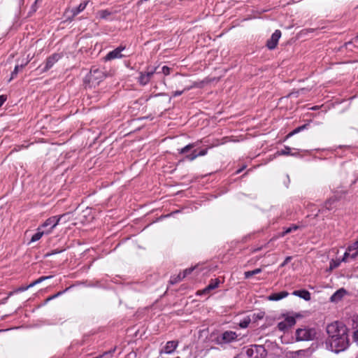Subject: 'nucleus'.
<instances>
[{
  "label": "nucleus",
  "mask_w": 358,
  "mask_h": 358,
  "mask_svg": "<svg viewBox=\"0 0 358 358\" xmlns=\"http://www.w3.org/2000/svg\"><path fill=\"white\" fill-rule=\"evenodd\" d=\"M285 322L288 324L289 327H292L296 323V320L292 316H287L285 319Z\"/></svg>",
  "instance_id": "29"
},
{
  "label": "nucleus",
  "mask_w": 358,
  "mask_h": 358,
  "mask_svg": "<svg viewBox=\"0 0 358 358\" xmlns=\"http://www.w3.org/2000/svg\"><path fill=\"white\" fill-rule=\"evenodd\" d=\"M244 169V167L243 169H238L237 171H236V173H239L242 171V170Z\"/></svg>",
  "instance_id": "46"
},
{
  "label": "nucleus",
  "mask_w": 358,
  "mask_h": 358,
  "mask_svg": "<svg viewBox=\"0 0 358 358\" xmlns=\"http://www.w3.org/2000/svg\"><path fill=\"white\" fill-rule=\"evenodd\" d=\"M345 293L346 292L344 289H340L331 296V301L335 302L341 300Z\"/></svg>",
  "instance_id": "17"
},
{
  "label": "nucleus",
  "mask_w": 358,
  "mask_h": 358,
  "mask_svg": "<svg viewBox=\"0 0 358 358\" xmlns=\"http://www.w3.org/2000/svg\"><path fill=\"white\" fill-rule=\"evenodd\" d=\"M158 67L149 66L145 72H141L138 77V82L141 85H147L155 73H159Z\"/></svg>",
  "instance_id": "4"
},
{
  "label": "nucleus",
  "mask_w": 358,
  "mask_h": 358,
  "mask_svg": "<svg viewBox=\"0 0 358 358\" xmlns=\"http://www.w3.org/2000/svg\"><path fill=\"white\" fill-rule=\"evenodd\" d=\"M171 69L166 66H164L162 68V73H164L165 76H168L170 74Z\"/></svg>",
  "instance_id": "34"
},
{
  "label": "nucleus",
  "mask_w": 358,
  "mask_h": 358,
  "mask_svg": "<svg viewBox=\"0 0 358 358\" xmlns=\"http://www.w3.org/2000/svg\"><path fill=\"white\" fill-rule=\"evenodd\" d=\"M178 345V342L176 341H168L166 343V345L164 347L163 349H162L159 352L160 355L162 354H171L175 351L176 348Z\"/></svg>",
  "instance_id": "11"
},
{
  "label": "nucleus",
  "mask_w": 358,
  "mask_h": 358,
  "mask_svg": "<svg viewBox=\"0 0 358 358\" xmlns=\"http://www.w3.org/2000/svg\"><path fill=\"white\" fill-rule=\"evenodd\" d=\"M288 292L286 291H283L278 293H274L268 296V299L270 301H278L280 300L287 296H288Z\"/></svg>",
  "instance_id": "14"
},
{
  "label": "nucleus",
  "mask_w": 358,
  "mask_h": 358,
  "mask_svg": "<svg viewBox=\"0 0 358 358\" xmlns=\"http://www.w3.org/2000/svg\"><path fill=\"white\" fill-rule=\"evenodd\" d=\"M182 274L180 273L178 276H177V278L178 279V280H181L182 279H183L184 278H182Z\"/></svg>",
  "instance_id": "44"
},
{
  "label": "nucleus",
  "mask_w": 358,
  "mask_h": 358,
  "mask_svg": "<svg viewBox=\"0 0 358 358\" xmlns=\"http://www.w3.org/2000/svg\"><path fill=\"white\" fill-rule=\"evenodd\" d=\"M80 216L85 217L86 221L89 220L88 217H90V219H92V217H91V208H87L83 210Z\"/></svg>",
  "instance_id": "26"
},
{
  "label": "nucleus",
  "mask_w": 358,
  "mask_h": 358,
  "mask_svg": "<svg viewBox=\"0 0 358 358\" xmlns=\"http://www.w3.org/2000/svg\"><path fill=\"white\" fill-rule=\"evenodd\" d=\"M326 330L329 337V343L332 351L338 353L348 347V329L345 324L334 322L328 324Z\"/></svg>",
  "instance_id": "1"
},
{
  "label": "nucleus",
  "mask_w": 358,
  "mask_h": 358,
  "mask_svg": "<svg viewBox=\"0 0 358 358\" xmlns=\"http://www.w3.org/2000/svg\"><path fill=\"white\" fill-rule=\"evenodd\" d=\"M311 355V351L309 349L299 350L297 351L288 352L287 357L288 358H306Z\"/></svg>",
  "instance_id": "8"
},
{
  "label": "nucleus",
  "mask_w": 358,
  "mask_h": 358,
  "mask_svg": "<svg viewBox=\"0 0 358 358\" xmlns=\"http://www.w3.org/2000/svg\"><path fill=\"white\" fill-rule=\"evenodd\" d=\"M207 154V149H203L201 150L199 152H197L196 150H194L190 155H187L185 156V159L188 161H193L199 156H204Z\"/></svg>",
  "instance_id": "13"
},
{
  "label": "nucleus",
  "mask_w": 358,
  "mask_h": 358,
  "mask_svg": "<svg viewBox=\"0 0 358 358\" xmlns=\"http://www.w3.org/2000/svg\"><path fill=\"white\" fill-rule=\"evenodd\" d=\"M278 327L279 329V330L280 331H285L287 330L289 327L288 326V324L285 322V320L280 322L278 323Z\"/></svg>",
  "instance_id": "31"
},
{
  "label": "nucleus",
  "mask_w": 358,
  "mask_h": 358,
  "mask_svg": "<svg viewBox=\"0 0 358 358\" xmlns=\"http://www.w3.org/2000/svg\"><path fill=\"white\" fill-rule=\"evenodd\" d=\"M49 278H50V276L42 277V278H39L38 280L34 281V282H31V284H29L27 287H24V290L27 289V288H29V287H30L31 286H33L34 284L38 283V282L42 281L43 280L48 279Z\"/></svg>",
  "instance_id": "33"
},
{
  "label": "nucleus",
  "mask_w": 358,
  "mask_h": 358,
  "mask_svg": "<svg viewBox=\"0 0 358 358\" xmlns=\"http://www.w3.org/2000/svg\"><path fill=\"white\" fill-rule=\"evenodd\" d=\"M177 358H179V357H177Z\"/></svg>",
  "instance_id": "54"
},
{
  "label": "nucleus",
  "mask_w": 358,
  "mask_h": 358,
  "mask_svg": "<svg viewBox=\"0 0 358 358\" xmlns=\"http://www.w3.org/2000/svg\"><path fill=\"white\" fill-rule=\"evenodd\" d=\"M55 253H57V251L52 252L51 253V255H52V254H55ZM49 255H50V254H47V256H49Z\"/></svg>",
  "instance_id": "47"
},
{
  "label": "nucleus",
  "mask_w": 358,
  "mask_h": 358,
  "mask_svg": "<svg viewBox=\"0 0 358 358\" xmlns=\"http://www.w3.org/2000/svg\"><path fill=\"white\" fill-rule=\"evenodd\" d=\"M349 257L351 258V255L349 252H345V254L343 255V259L341 261V262H346Z\"/></svg>",
  "instance_id": "38"
},
{
  "label": "nucleus",
  "mask_w": 358,
  "mask_h": 358,
  "mask_svg": "<svg viewBox=\"0 0 358 358\" xmlns=\"http://www.w3.org/2000/svg\"><path fill=\"white\" fill-rule=\"evenodd\" d=\"M68 288H66L65 290H63V292H65V291H67Z\"/></svg>",
  "instance_id": "49"
},
{
  "label": "nucleus",
  "mask_w": 358,
  "mask_h": 358,
  "mask_svg": "<svg viewBox=\"0 0 358 358\" xmlns=\"http://www.w3.org/2000/svg\"><path fill=\"white\" fill-rule=\"evenodd\" d=\"M194 269V267L185 269L182 273V278H185L187 275L190 274L193 271Z\"/></svg>",
  "instance_id": "35"
},
{
  "label": "nucleus",
  "mask_w": 358,
  "mask_h": 358,
  "mask_svg": "<svg viewBox=\"0 0 358 358\" xmlns=\"http://www.w3.org/2000/svg\"><path fill=\"white\" fill-rule=\"evenodd\" d=\"M41 229H38V232L36 233L31 238L30 243L38 241L43 235L45 233V231H41Z\"/></svg>",
  "instance_id": "23"
},
{
  "label": "nucleus",
  "mask_w": 358,
  "mask_h": 358,
  "mask_svg": "<svg viewBox=\"0 0 358 358\" xmlns=\"http://www.w3.org/2000/svg\"><path fill=\"white\" fill-rule=\"evenodd\" d=\"M179 282V280H178V279L177 278V277H176V278H175L174 279H173V280H171V282L172 284L176 283V282Z\"/></svg>",
  "instance_id": "43"
},
{
  "label": "nucleus",
  "mask_w": 358,
  "mask_h": 358,
  "mask_svg": "<svg viewBox=\"0 0 358 358\" xmlns=\"http://www.w3.org/2000/svg\"><path fill=\"white\" fill-rule=\"evenodd\" d=\"M184 90L182 91H176L173 92V96H178L181 95L183 93Z\"/></svg>",
  "instance_id": "41"
},
{
  "label": "nucleus",
  "mask_w": 358,
  "mask_h": 358,
  "mask_svg": "<svg viewBox=\"0 0 358 358\" xmlns=\"http://www.w3.org/2000/svg\"><path fill=\"white\" fill-rule=\"evenodd\" d=\"M293 294L303 298L306 301H309L310 299V294L306 290H296L293 292Z\"/></svg>",
  "instance_id": "16"
},
{
  "label": "nucleus",
  "mask_w": 358,
  "mask_h": 358,
  "mask_svg": "<svg viewBox=\"0 0 358 358\" xmlns=\"http://www.w3.org/2000/svg\"><path fill=\"white\" fill-rule=\"evenodd\" d=\"M38 0H36L34 3L31 6L30 11L29 13L28 16H31L32 13H35L37 10L36 4Z\"/></svg>",
  "instance_id": "32"
},
{
  "label": "nucleus",
  "mask_w": 358,
  "mask_h": 358,
  "mask_svg": "<svg viewBox=\"0 0 358 358\" xmlns=\"http://www.w3.org/2000/svg\"><path fill=\"white\" fill-rule=\"evenodd\" d=\"M22 68V64H17L14 68V70L11 73V77L8 81H10L12 79H13L18 73L20 69H21Z\"/></svg>",
  "instance_id": "24"
},
{
  "label": "nucleus",
  "mask_w": 358,
  "mask_h": 358,
  "mask_svg": "<svg viewBox=\"0 0 358 358\" xmlns=\"http://www.w3.org/2000/svg\"><path fill=\"white\" fill-rule=\"evenodd\" d=\"M292 259L291 257H287L285 259V261L281 264L280 266L283 267L285 266L288 262Z\"/></svg>",
  "instance_id": "39"
},
{
  "label": "nucleus",
  "mask_w": 358,
  "mask_h": 358,
  "mask_svg": "<svg viewBox=\"0 0 358 358\" xmlns=\"http://www.w3.org/2000/svg\"><path fill=\"white\" fill-rule=\"evenodd\" d=\"M296 341H310L317 337V331L314 328H299L295 333Z\"/></svg>",
  "instance_id": "2"
},
{
  "label": "nucleus",
  "mask_w": 358,
  "mask_h": 358,
  "mask_svg": "<svg viewBox=\"0 0 358 358\" xmlns=\"http://www.w3.org/2000/svg\"><path fill=\"white\" fill-rule=\"evenodd\" d=\"M124 48H125V47L119 46L118 48H115V50L109 52L105 57V60L109 61V60L122 57L123 55H122V52L123 50H124Z\"/></svg>",
  "instance_id": "10"
},
{
  "label": "nucleus",
  "mask_w": 358,
  "mask_h": 358,
  "mask_svg": "<svg viewBox=\"0 0 358 358\" xmlns=\"http://www.w3.org/2000/svg\"><path fill=\"white\" fill-rule=\"evenodd\" d=\"M110 14L111 13L108 10H101L98 12V15L101 19L107 18L109 15H110Z\"/></svg>",
  "instance_id": "28"
},
{
  "label": "nucleus",
  "mask_w": 358,
  "mask_h": 358,
  "mask_svg": "<svg viewBox=\"0 0 358 358\" xmlns=\"http://www.w3.org/2000/svg\"><path fill=\"white\" fill-rule=\"evenodd\" d=\"M341 260H334L332 259L330 262V265H329V268L327 269V271H331L332 270H334V268H337L340 264H341Z\"/></svg>",
  "instance_id": "27"
},
{
  "label": "nucleus",
  "mask_w": 358,
  "mask_h": 358,
  "mask_svg": "<svg viewBox=\"0 0 358 358\" xmlns=\"http://www.w3.org/2000/svg\"><path fill=\"white\" fill-rule=\"evenodd\" d=\"M86 6H87V3L84 2V3H80V5L78 6H77L76 8H73L71 10V12L72 13L73 17H75L78 13H80V12L84 10L85 8H86Z\"/></svg>",
  "instance_id": "19"
},
{
  "label": "nucleus",
  "mask_w": 358,
  "mask_h": 358,
  "mask_svg": "<svg viewBox=\"0 0 358 358\" xmlns=\"http://www.w3.org/2000/svg\"><path fill=\"white\" fill-rule=\"evenodd\" d=\"M237 338L236 332L226 331L217 338V342L220 344L229 343L235 341Z\"/></svg>",
  "instance_id": "6"
},
{
  "label": "nucleus",
  "mask_w": 358,
  "mask_h": 358,
  "mask_svg": "<svg viewBox=\"0 0 358 358\" xmlns=\"http://www.w3.org/2000/svg\"><path fill=\"white\" fill-rule=\"evenodd\" d=\"M349 251H353L355 250V252L352 254H351V258L355 259L357 257H358V241L355 242L352 245H350L348 248Z\"/></svg>",
  "instance_id": "20"
},
{
  "label": "nucleus",
  "mask_w": 358,
  "mask_h": 358,
  "mask_svg": "<svg viewBox=\"0 0 358 358\" xmlns=\"http://www.w3.org/2000/svg\"><path fill=\"white\" fill-rule=\"evenodd\" d=\"M62 293V292H58L57 294H56L53 295L52 296L50 297V298L48 299V300L55 298L56 296H57L60 295Z\"/></svg>",
  "instance_id": "42"
},
{
  "label": "nucleus",
  "mask_w": 358,
  "mask_h": 358,
  "mask_svg": "<svg viewBox=\"0 0 358 358\" xmlns=\"http://www.w3.org/2000/svg\"><path fill=\"white\" fill-rule=\"evenodd\" d=\"M6 99H7V97L6 95H0V108L5 103Z\"/></svg>",
  "instance_id": "36"
},
{
  "label": "nucleus",
  "mask_w": 358,
  "mask_h": 358,
  "mask_svg": "<svg viewBox=\"0 0 358 358\" xmlns=\"http://www.w3.org/2000/svg\"><path fill=\"white\" fill-rule=\"evenodd\" d=\"M220 284V280L217 278L213 279L210 281L209 285L203 290V292L206 293L207 292H209L210 290H213L218 287V285Z\"/></svg>",
  "instance_id": "18"
},
{
  "label": "nucleus",
  "mask_w": 358,
  "mask_h": 358,
  "mask_svg": "<svg viewBox=\"0 0 358 358\" xmlns=\"http://www.w3.org/2000/svg\"><path fill=\"white\" fill-rule=\"evenodd\" d=\"M148 1V0H139V1H138V4H141V3H143V2H145V1Z\"/></svg>",
  "instance_id": "45"
},
{
  "label": "nucleus",
  "mask_w": 358,
  "mask_h": 358,
  "mask_svg": "<svg viewBox=\"0 0 358 358\" xmlns=\"http://www.w3.org/2000/svg\"><path fill=\"white\" fill-rule=\"evenodd\" d=\"M177 358H179V357H177Z\"/></svg>",
  "instance_id": "52"
},
{
  "label": "nucleus",
  "mask_w": 358,
  "mask_h": 358,
  "mask_svg": "<svg viewBox=\"0 0 358 358\" xmlns=\"http://www.w3.org/2000/svg\"><path fill=\"white\" fill-rule=\"evenodd\" d=\"M306 127H307V124H303L302 126L296 127L295 129H294L292 131H291L286 136V138H288L292 136L293 135L298 134L299 132L303 130Z\"/></svg>",
  "instance_id": "22"
},
{
  "label": "nucleus",
  "mask_w": 358,
  "mask_h": 358,
  "mask_svg": "<svg viewBox=\"0 0 358 358\" xmlns=\"http://www.w3.org/2000/svg\"><path fill=\"white\" fill-rule=\"evenodd\" d=\"M261 271H262L261 268H256V269H255L253 271H246L244 273L245 278H250L251 276H252L254 275H256V274H258V273H261Z\"/></svg>",
  "instance_id": "25"
},
{
  "label": "nucleus",
  "mask_w": 358,
  "mask_h": 358,
  "mask_svg": "<svg viewBox=\"0 0 358 358\" xmlns=\"http://www.w3.org/2000/svg\"><path fill=\"white\" fill-rule=\"evenodd\" d=\"M195 146H196L195 143L188 144L186 146H185L184 148L178 150V153L180 155H184V154L187 153L188 151H189L191 149L194 148Z\"/></svg>",
  "instance_id": "21"
},
{
  "label": "nucleus",
  "mask_w": 358,
  "mask_h": 358,
  "mask_svg": "<svg viewBox=\"0 0 358 358\" xmlns=\"http://www.w3.org/2000/svg\"><path fill=\"white\" fill-rule=\"evenodd\" d=\"M177 358H179V357H177Z\"/></svg>",
  "instance_id": "53"
},
{
  "label": "nucleus",
  "mask_w": 358,
  "mask_h": 358,
  "mask_svg": "<svg viewBox=\"0 0 358 358\" xmlns=\"http://www.w3.org/2000/svg\"><path fill=\"white\" fill-rule=\"evenodd\" d=\"M68 288H66L65 290H63V292H65V291H67Z\"/></svg>",
  "instance_id": "50"
},
{
  "label": "nucleus",
  "mask_w": 358,
  "mask_h": 358,
  "mask_svg": "<svg viewBox=\"0 0 358 358\" xmlns=\"http://www.w3.org/2000/svg\"><path fill=\"white\" fill-rule=\"evenodd\" d=\"M299 229V226L297 225H292V227H288L287 229H286L282 233V236H285L286 234L292 232V231H295L296 229Z\"/></svg>",
  "instance_id": "30"
},
{
  "label": "nucleus",
  "mask_w": 358,
  "mask_h": 358,
  "mask_svg": "<svg viewBox=\"0 0 358 358\" xmlns=\"http://www.w3.org/2000/svg\"><path fill=\"white\" fill-rule=\"evenodd\" d=\"M249 358H266L267 351L263 345H253L246 350Z\"/></svg>",
  "instance_id": "3"
},
{
  "label": "nucleus",
  "mask_w": 358,
  "mask_h": 358,
  "mask_svg": "<svg viewBox=\"0 0 358 358\" xmlns=\"http://www.w3.org/2000/svg\"><path fill=\"white\" fill-rule=\"evenodd\" d=\"M105 77L104 73L99 69H91L89 75L87 77L88 82L92 86L98 85Z\"/></svg>",
  "instance_id": "5"
},
{
  "label": "nucleus",
  "mask_w": 358,
  "mask_h": 358,
  "mask_svg": "<svg viewBox=\"0 0 358 358\" xmlns=\"http://www.w3.org/2000/svg\"><path fill=\"white\" fill-rule=\"evenodd\" d=\"M60 58L61 55L57 53H55L49 57H48L45 63L43 71H48L49 69H50Z\"/></svg>",
  "instance_id": "12"
},
{
  "label": "nucleus",
  "mask_w": 358,
  "mask_h": 358,
  "mask_svg": "<svg viewBox=\"0 0 358 358\" xmlns=\"http://www.w3.org/2000/svg\"><path fill=\"white\" fill-rule=\"evenodd\" d=\"M263 317V314L258 315V318L261 319Z\"/></svg>",
  "instance_id": "48"
},
{
  "label": "nucleus",
  "mask_w": 358,
  "mask_h": 358,
  "mask_svg": "<svg viewBox=\"0 0 358 358\" xmlns=\"http://www.w3.org/2000/svg\"><path fill=\"white\" fill-rule=\"evenodd\" d=\"M249 323H250V320H243V322H241L240 323V326L242 328H245V327H247L248 326Z\"/></svg>",
  "instance_id": "37"
},
{
  "label": "nucleus",
  "mask_w": 358,
  "mask_h": 358,
  "mask_svg": "<svg viewBox=\"0 0 358 358\" xmlns=\"http://www.w3.org/2000/svg\"><path fill=\"white\" fill-rule=\"evenodd\" d=\"M277 153L278 155H291L294 157L299 155V152H292V148L289 146H285L284 149L278 151Z\"/></svg>",
  "instance_id": "15"
},
{
  "label": "nucleus",
  "mask_w": 358,
  "mask_h": 358,
  "mask_svg": "<svg viewBox=\"0 0 358 358\" xmlns=\"http://www.w3.org/2000/svg\"><path fill=\"white\" fill-rule=\"evenodd\" d=\"M281 37V31L278 29L275 30L271 35V38L266 41V47L269 50H273L276 48L278 41Z\"/></svg>",
  "instance_id": "7"
},
{
  "label": "nucleus",
  "mask_w": 358,
  "mask_h": 358,
  "mask_svg": "<svg viewBox=\"0 0 358 358\" xmlns=\"http://www.w3.org/2000/svg\"><path fill=\"white\" fill-rule=\"evenodd\" d=\"M68 288H66L65 290H63V292H65V291H67Z\"/></svg>",
  "instance_id": "51"
},
{
  "label": "nucleus",
  "mask_w": 358,
  "mask_h": 358,
  "mask_svg": "<svg viewBox=\"0 0 358 358\" xmlns=\"http://www.w3.org/2000/svg\"><path fill=\"white\" fill-rule=\"evenodd\" d=\"M353 338L354 341L358 343V329L354 332Z\"/></svg>",
  "instance_id": "40"
},
{
  "label": "nucleus",
  "mask_w": 358,
  "mask_h": 358,
  "mask_svg": "<svg viewBox=\"0 0 358 358\" xmlns=\"http://www.w3.org/2000/svg\"><path fill=\"white\" fill-rule=\"evenodd\" d=\"M64 215L57 216H53L48 219H47L44 223L41 225V227H46L48 226H51L50 229L46 231V234L51 231L52 229H54L59 222L60 220L64 217Z\"/></svg>",
  "instance_id": "9"
}]
</instances>
